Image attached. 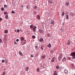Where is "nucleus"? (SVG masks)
<instances>
[{
    "label": "nucleus",
    "mask_w": 75,
    "mask_h": 75,
    "mask_svg": "<svg viewBox=\"0 0 75 75\" xmlns=\"http://www.w3.org/2000/svg\"><path fill=\"white\" fill-rule=\"evenodd\" d=\"M71 56H72V59H75V52H71Z\"/></svg>",
    "instance_id": "nucleus-1"
},
{
    "label": "nucleus",
    "mask_w": 75,
    "mask_h": 75,
    "mask_svg": "<svg viewBox=\"0 0 75 75\" xmlns=\"http://www.w3.org/2000/svg\"><path fill=\"white\" fill-rule=\"evenodd\" d=\"M39 31L40 32V34H43L44 32H43V30L41 29H39Z\"/></svg>",
    "instance_id": "nucleus-2"
},
{
    "label": "nucleus",
    "mask_w": 75,
    "mask_h": 75,
    "mask_svg": "<svg viewBox=\"0 0 75 75\" xmlns=\"http://www.w3.org/2000/svg\"><path fill=\"white\" fill-rule=\"evenodd\" d=\"M37 28V27L35 26H34V27L33 28V31L34 32H35V31H36V30H35V29Z\"/></svg>",
    "instance_id": "nucleus-3"
},
{
    "label": "nucleus",
    "mask_w": 75,
    "mask_h": 75,
    "mask_svg": "<svg viewBox=\"0 0 75 75\" xmlns=\"http://www.w3.org/2000/svg\"><path fill=\"white\" fill-rule=\"evenodd\" d=\"M64 73L66 74H67L68 73V70L66 69H65L64 71Z\"/></svg>",
    "instance_id": "nucleus-4"
},
{
    "label": "nucleus",
    "mask_w": 75,
    "mask_h": 75,
    "mask_svg": "<svg viewBox=\"0 0 75 75\" xmlns=\"http://www.w3.org/2000/svg\"><path fill=\"white\" fill-rule=\"evenodd\" d=\"M40 66L42 68H44V64L41 63L40 64Z\"/></svg>",
    "instance_id": "nucleus-5"
},
{
    "label": "nucleus",
    "mask_w": 75,
    "mask_h": 75,
    "mask_svg": "<svg viewBox=\"0 0 75 75\" xmlns=\"http://www.w3.org/2000/svg\"><path fill=\"white\" fill-rule=\"evenodd\" d=\"M55 60V57H53L52 59L51 62H54V61Z\"/></svg>",
    "instance_id": "nucleus-6"
},
{
    "label": "nucleus",
    "mask_w": 75,
    "mask_h": 75,
    "mask_svg": "<svg viewBox=\"0 0 75 75\" xmlns=\"http://www.w3.org/2000/svg\"><path fill=\"white\" fill-rule=\"evenodd\" d=\"M19 53L21 55V56H23V54L22 53V52L21 51L19 52Z\"/></svg>",
    "instance_id": "nucleus-7"
},
{
    "label": "nucleus",
    "mask_w": 75,
    "mask_h": 75,
    "mask_svg": "<svg viewBox=\"0 0 75 75\" xmlns=\"http://www.w3.org/2000/svg\"><path fill=\"white\" fill-rule=\"evenodd\" d=\"M45 57H46L45 55H42V56L41 58H42V59H44V58H45Z\"/></svg>",
    "instance_id": "nucleus-8"
},
{
    "label": "nucleus",
    "mask_w": 75,
    "mask_h": 75,
    "mask_svg": "<svg viewBox=\"0 0 75 75\" xmlns=\"http://www.w3.org/2000/svg\"><path fill=\"white\" fill-rule=\"evenodd\" d=\"M36 18L37 19H38V20L40 19V16H39V15H38L37 16Z\"/></svg>",
    "instance_id": "nucleus-9"
},
{
    "label": "nucleus",
    "mask_w": 75,
    "mask_h": 75,
    "mask_svg": "<svg viewBox=\"0 0 75 75\" xmlns=\"http://www.w3.org/2000/svg\"><path fill=\"white\" fill-rule=\"evenodd\" d=\"M4 32L6 34H7V33H8V30H6L4 31Z\"/></svg>",
    "instance_id": "nucleus-10"
},
{
    "label": "nucleus",
    "mask_w": 75,
    "mask_h": 75,
    "mask_svg": "<svg viewBox=\"0 0 75 75\" xmlns=\"http://www.w3.org/2000/svg\"><path fill=\"white\" fill-rule=\"evenodd\" d=\"M53 75H57V73L56 71H54L53 74Z\"/></svg>",
    "instance_id": "nucleus-11"
},
{
    "label": "nucleus",
    "mask_w": 75,
    "mask_h": 75,
    "mask_svg": "<svg viewBox=\"0 0 75 75\" xmlns=\"http://www.w3.org/2000/svg\"><path fill=\"white\" fill-rule=\"evenodd\" d=\"M44 40H43V39L42 38H41L40 39V40H39V41L40 42H42Z\"/></svg>",
    "instance_id": "nucleus-12"
},
{
    "label": "nucleus",
    "mask_w": 75,
    "mask_h": 75,
    "mask_svg": "<svg viewBox=\"0 0 75 75\" xmlns=\"http://www.w3.org/2000/svg\"><path fill=\"white\" fill-rule=\"evenodd\" d=\"M50 23L52 24V25H53L54 24V22L53 21H51Z\"/></svg>",
    "instance_id": "nucleus-13"
},
{
    "label": "nucleus",
    "mask_w": 75,
    "mask_h": 75,
    "mask_svg": "<svg viewBox=\"0 0 75 75\" xmlns=\"http://www.w3.org/2000/svg\"><path fill=\"white\" fill-rule=\"evenodd\" d=\"M21 41H23L24 40V38L23 37H22L20 38Z\"/></svg>",
    "instance_id": "nucleus-14"
},
{
    "label": "nucleus",
    "mask_w": 75,
    "mask_h": 75,
    "mask_svg": "<svg viewBox=\"0 0 75 75\" xmlns=\"http://www.w3.org/2000/svg\"><path fill=\"white\" fill-rule=\"evenodd\" d=\"M71 68H74V64H71Z\"/></svg>",
    "instance_id": "nucleus-15"
},
{
    "label": "nucleus",
    "mask_w": 75,
    "mask_h": 75,
    "mask_svg": "<svg viewBox=\"0 0 75 75\" xmlns=\"http://www.w3.org/2000/svg\"><path fill=\"white\" fill-rule=\"evenodd\" d=\"M67 45H70V44H71V43H70L69 40H68L67 41Z\"/></svg>",
    "instance_id": "nucleus-16"
},
{
    "label": "nucleus",
    "mask_w": 75,
    "mask_h": 75,
    "mask_svg": "<svg viewBox=\"0 0 75 75\" xmlns=\"http://www.w3.org/2000/svg\"><path fill=\"white\" fill-rule=\"evenodd\" d=\"M69 4L68 2H67L65 4V5L67 6H69Z\"/></svg>",
    "instance_id": "nucleus-17"
},
{
    "label": "nucleus",
    "mask_w": 75,
    "mask_h": 75,
    "mask_svg": "<svg viewBox=\"0 0 75 75\" xmlns=\"http://www.w3.org/2000/svg\"><path fill=\"white\" fill-rule=\"evenodd\" d=\"M56 68L57 69H59V66L58 65L56 66Z\"/></svg>",
    "instance_id": "nucleus-18"
},
{
    "label": "nucleus",
    "mask_w": 75,
    "mask_h": 75,
    "mask_svg": "<svg viewBox=\"0 0 75 75\" xmlns=\"http://www.w3.org/2000/svg\"><path fill=\"white\" fill-rule=\"evenodd\" d=\"M4 15H6V14H8V12H5L4 11Z\"/></svg>",
    "instance_id": "nucleus-19"
},
{
    "label": "nucleus",
    "mask_w": 75,
    "mask_h": 75,
    "mask_svg": "<svg viewBox=\"0 0 75 75\" xmlns=\"http://www.w3.org/2000/svg\"><path fill=\"white\" fill-rule=\"evenodd\" d=\"M62 57H59V58H58V59H59V61H60L61 60V59H62Z\"/></svg>",
    "instance_id": "nucleus-20"
},
{
    "label": "nucleus",
    "mask_w": 75,
    "mask_h": 75,
    "mask_svg": "<svg viewBox=\"0 0 75 75\" xmlns=\"http://www.w3.org/2000/svg\"><path fill=\"white\" fill-rule=\"evenodd\" d=\"M25 42L24 43H21V44L22 45H24L25 44H26V40H25Z\"/></svg>",
    "instance_id": "nucleus-21"
},
{
    "label": "nucleus",
    "mask_w": 75,
    "mask_h": 75,
    "mask_svg": "<svg viewBox=\"0 0 75 75\" xmlns=\"http://www.w3.org/2000/svg\"><path fill=\"white\" fill-rule=\"evenodd\" d=\"M29 68H28V67H27L25 69V70L26 71H28V70Z\"/></svg>",
    "instance_id": "nucleus-22"
},
{
    "label": "nucleus",
    "mask_w": 75,
    "mask_h": 75,
    "mask_svg": "<svg viewBox=\"0 0 75 75\" xmlns=\"http://www.w3.org/2000/svg\"><path fill=\"white\" fill-rule=\"evenodd\" d=\"M48 47H49V48H50L51 47V44H49L47 46Z\"/></svg>",
    "instance_id": "nucleus-23"
},
{
    "label": "nucleus",
    "mask_w": 75,
    "mask_h": 75,
    "mask_svg": "<svg viewBox=\"0 0 75 75\" xmlns=\"http://www.w3.org/2000/svg\"><path fill=\"white\" fill-rule=\"evenodd\" d=\"M41 48L42 50H43V49H44V46L43 45L41 47Z\"/></svg>",
    "instance_id": "nucleus-24"
},
{
    "label": "nucleus",
    "mask_w": 75,
    "mask_h": 75,
    "mask_svg": "<svg viewBox=\"0 0 75 75\" xmlns=\"http://www.w3.org/2000/svg\"><path fill=\"white\" fill-rule=\"evenodd\" d=\"M65 15V13H64V12H62V16H64Z\"/></svg>",
    "instance_id": "nucleus-25"
},
{
    "label": "nucleus",
    "mask_w": 75,
    "mask_h": 75,
    "mask_svg": "<svg viewBox=\"0 0 75 75\" xmlns=\"http://www.w3.org/2000/svg\"><path fill=\"white\" fill-rule=\"evenodd\" d=\"M32 38H33V39H34V38H35V36L34 35H33L32 36Z\"/></svg>",
    "instance_id": "nucleus-26"
},
{
    "label": "nucleus",
    "mask_w": 75,
    "mask_h": 75,
    "mask_svg": "<svg viewBox=\"0 0 75 75\" xmlns=\"http://www.w3.org/2000/svg\"><path fill=\"white\" fill-rule=\"evenodd\" d=\"M30 28H33V25H31L30 26Z\"/></svg>",
    "instance_id": "nucleus-27"
},
{
    "label": "nucleus",
    "mask_w": 75,
    "mask_h": 75,
    "mask_svg": "<svg viewBox=\"0 0 75 75\" xmlns=\"http://www.w3.org/2000/svg\"><path fill=\"white\" fill-rule=\"evenodd\" d=\"M37 72H40V69L38 68L37 69Z\"/></svg>",
    "instance_id": "nucleus-28"
},
{
    "label": "nucleus",
    "mask_w": 75,
    "mask_h": 75,
    "mask_svg": "<svg viewBox=\"0 0 75 75\" xmlns=\"http://www.w3.org/2000/svg\"><path fill=\"white\" fill-rule=\"evenodd\" d=\"M5 18L6 19H7L8 18V15H6L5 16Z\"/></svg>",
    "instance_id": "nucleus-29"
},
{
    "label": "nucleus",
    "mask_w": 75,
    "mask_h": 75,
    "mask_svg": "<svg viewBox=\"0 0 75 75\" xmlns=\"http://www.w3.org/2000/svg\"><path fill=\"white\" fill-rule=\"evenodd\" d=\"M48 2L49 3H50V4H52V1H50V0L48 1Z\"/></svg>",
    "instance_id": "nucleus-30"
},
{
    "label": "nucleus",
    "mask_w": 75,
    "mask_h": 75,
    "mask_svg": "<svg viewBox=\"0 0 75 75\" xmlns=\"http://www.w3.org/2000/svg\"><path fill=\"white\" fill-rule=\"evenodd\" d=\"M59 57H62V54H59Z\"/></svg>",
    "instance_id": "nucleus-31"
},
{
    "label": "nucleus",
    "mask_w": 75,
    "mask_h": 75,
    "mask_svg": "<svg viewBox=\"0 0 75 75\" xmlns=\"http://www.w3.org/2000/svg\"><path fill=\"white\" fill-rule=\"evenodd\" d=\"M6 74V71H4L3 73V74H4V75H5Z\"/></svg>",
    "instance_id": "nucleus-32"
},
{
    "label": "nucleus",
    "mask_w": 75,
    "mask_h": 75,
    "mask_svg": "<svg viewBox=\"0 0 75 75\" xmlns=\"http://www.w3.org/2000/svg\"><path fill=\"white\" fill-rule=\"evenodd\" d=\"M47 37H50V33H48L47 34Z\"/></svg>",
    "instance_id": "nucleus-33"
},
{
    "label": "nucleus",
    "mask_w": 75,
    "mask_h": 75,
    "mask_svg": "<svg viewBox=\"0 0 75 75\" xmlns=\"http://www.w3.org/2000/svg\"><path fill=\"white\" fill-rule=\"evenodd\" d=\"M4 8L3 7L1 8V10H2V11H4Z\"/></svg>",
    "instance_id": "nucleus-34"
},
{
    "label": "nucleus",
    "mask_w": 75,
    "mask_h": 75,
    "mask_svg": "<svg viewBox=\"0 0 75 75\" xmlns=\"http://www.w3.org/2000/svg\"><path fill=\"white\" fill-rule=\"evenodd\" d=\"M11 13H13V14H15V13H16V12H14V11H12Z\"/></svg>",
    "instance_id": "nucleus-35"
},
{
    "label": "nucleus",
    "mask_w": 75,
    "mask_h": 75,
    "mask_svg": "<svg viewBox=\"0 0 75 75\" xmlns=\"http://www.w3.org/2000/svg\"><path fill=\"white\" fill-rule=\"evenodd\" d=\"M37 7L36 6H34V9H36V8H37Z\"/></svg>",
    "instance_id": "nucleus-36"
},
{
    "label": "nucleus",
    "mask_w": 75,
    "mask_h": 75,
    "mask_svg": "<svg viewBox=\"0 0 75 75\" xmlns=\"http://www.w3.org/2000/svg\"><path fill=\"white\" fill-rule=\"evenodd\" d=\"M66 18H67V20H68V15H67Z\"/></svg>",
    "instance_id": "nucleus-37"
},
{
    "label": "nucleus",
    "mask_w": 75,
    "mask_h": 75,
    "mask_svg": "<svg viewBox=\"0 0 75 75\" xmlns=\"http://www.w3.org/2000/svg\"><path fill=\"white\" fill-rule=\"evenodd\" d=\"M63 61H65L66 60V58L64 57L63 59Z\"/></svg>",
    "instance_id": "nucleus-38"
},
{
    "label": "nucleus",
    "mask_w": 75,
    "mask_h": 75,
    "mask_svg": "<svg viewBox=\"0 0 75 75\" xmlns=\"http://www.w3.org/2000/svg\"><path fill=\"white\" fill-rule=\"evenodd\" d=\"M7 7V5H4V8H6V7Z\"/></svg>",
    "instance_id": "nucleus-39"
},
{
    "label": "nucleus",
    "mask_w": 75,
    "mask_h": 75,
    "mask_svg": "<svg viewBox=\"0 0 75 75\" xmlns=\"http://www.w3.org/2000/svg\"><path fill=\"white\" fill-rule=\"evenodd\" d=\"M67 59H69V60H70V59H71V57H68L67 58Z\"/></svg>",
    "instance_id": "nucleus-40"
},
{
    "label": "nucleus",
    "mask_w": 75,
    "mask_h": 75,
    "mask_svg": "<svg viewBox=\"0 0 75 75\" xmlns=\"http://www.w3.org/2000/svg\"><path fill=\"white\" fill-rule=\"evenodd\" d=\"M5 62V61H4V60H2V63H3V62Z\"/></svg>",
    "instance_id": "nucleus-41"
},
{
    "label": "nucleus",
    "mask_w": 75,
    "mask_h": 75,
    "mask_svg": "<svg viewBox=\"0 0 75 75\" xmlns=\"http://www.w3.org/2000/svg\"><path fill=\"white\" fill-rule=\"evenodd\" d=\"M7 62H8V60H5V63H7Z\"/></svg>",
    "instance_id": "nucleus-42"
},
{
    "label": "nucleus",
    "mask_w": 75,
    "mask_h": 75,
    "mask_svg": "<svg viewBox=\"0 0 75 75\" xmlns=\"http://www.w3.org/2000/svg\"><path fill=\"white\" fill-rule=\"evenodd\" d=\"M17 32L18 33H19V32H20V30H18V29H17Z\"/></svg>",
    "instance_id": "nucleus-43"
},
{
    "label": "nucleus",
    "mask_w": 75,
    "mask_h": 75,
    "mask_svg": "<svg viewBox=\"0 0 75 75\" xmlns=\"http://www.w3.org/2000/svg\"><path fill=\"white\" fill-rule=\"evenodd\" d=\"M0 42H1V43H2V40H1V39H0Z\"/></svg>",
    "instance_id": "nucleus-44"
},
{
    "label": "nucleus",
    "mask_w": 75,
    "mask_h": 75,
    "mask_svg": "<svg viewBox=\"0 0 75 75\" xmlns=\"http://www.w3.org/2000/svg\"><path fill=\"white\" fill-rule=\"evenodd\" d=\"M35 48L36 49H37L38 48V46H35Z\"/></svg>",
    "instance_id": "nucleus-45"
},
{
    "label": "nucleus",
    "mask_w": 75,
    "mask_h": 75,
    "mask_svg": "<svg viewBox=\"0 0 75 75\" xmlns=\"http://www.w3.org/2000/svg\"><path fill=\"white\" fill-rule=\"evenodd\" d=\"M14 44H16V45H17V42H16V41H14Z\"/></svg>",
    "instance_id": "nucleus-46"
},
{
    "label": "nucleus",
    "mask_w": 75,
    "mask_h": 75,
    "mask_svg": "<svg viewBox=\"0 0 75 75\" xmlns=\"http://www.w3.org/2000/svg\"><path fill=\"white\" fill-rule=\"evenodd\" d=\"M3 20V19H1V18H0V21H2Z\"/></svg>",
    "instance_id": "nucleus-47"
},
{
    "label": "nucleus",
    "mask_w": 75,
    "mask_h": 75,
    "mask_svg": "<svg viewBox=\"0 0 75 75\" xmlns=\"http://www.w3.org/2000/svg\"><path fill=\"white\" fill-rule=\"evenodd\" d=\"M30 57H34V56H33V55L31 54L30 55Z\"/></svg>",
    "instance_id": "nucleus-48"
},
{
    "label": "nucleus",
    "mask_w": 75,
    "mask_h": 75,
    "mask_svg": "<svg viewBox=\"0 0 75 75\" xmlns=\"http://www.w3.org/2000/svg\"><path fill=\"white\" fill-rule=\"evenodd\" d=\"M16 41L17 42H18V41H19V40L18 39H17Z\"/></svg>",
    "instance_id": "nucleus-49"
},
{
    "label": "nucleus",
    "mask_w": 75,
    "mask_h": 75,
    "mask_svg": "<svg viewBox=\"0 0 75 75\" xmlns=\"http://www.w3.org/2000/svg\"><path fill=\"white\" fill-rule=\"evenodd\" d=\"M4 36L5 37H7V35H4Z\"/></svg>",
    "instance_id": "nucleus-50"
},
{
    "label": "nucleus",
    "mask_w": 75,
    "mask_h": 75,
    "mask_svg": "<svg viewBox=\"0 0 75 75\" xmlns=\"http://www.w3.org/2000/svg\"><path fill=\"white\" fill-rule=\"evenodd\" d=\"M36 11H34V13L35 14V13H36Z\"/></svg>",
    "instance_id": "nucleus-51"
},
{
    "label": "nucleus",
    "mask_w": 75,
    "mask_h": 75,
    "mask_svg": "<svg viewBox=\"0 0 75 75\" xmlns=\"http://www.w3.org/2000/svg\"><path fill=\"white\" fill-rule=\"evenodd\" d=\"M21 7H23V5H22L21 6Z\"/></svg>",
    "instance_id": "nucleus-52"
},
{
    "label": "nucleus",
    "mask_w": 75,
    "mask_h": 75,
    "mask_svg": "<svg viewBox=\"0 0 75 75\" xmlns=\"http://www.w3.org/2000/svg\"><path fill=\"white\" fill-rule=\"evenodd\" d=\"M53 52V51H52V52Z\"/></svg>",
    "instance_id": "nucleus-53"
},
{
    "label": "nucleus",
    "mask_w": 75,
    "mask_h": 75,
    "mask_svg": "<svg viewBox=\"0 0 75 75\" xmlns=\"http://www.w3.org/2000/svg\"><path fill=\"white\" fill-rule=\"evenodd\" d=\"M1 75H4L3 74H1Z\"/></svg>",
    "instance_id": "nucleus-54"
},
{
    "label": "nucleus",
    "mask_w": 75,
    "mask_h": 75,
    "mask_svg": "<svg viewBox=\"0 0 75 75\" xmlns=\"http://www.w3.org/2000/svg\"><path fill=\"white\" fill-rule=\"evenodd\" d=\"M1 44L0 43V45Z\"/></svg>",
    "instance_id": "nucleus-55"
},
{
    "label": "nucleus",
    "mask_w": 75,
    "mask_h": 75,
    "mask_svg": "<svg viewBox=\"0 0 75 75\" xmlns=\"http://www.w3.org/2000/svg\"><path fill=\"white\" fill-rule=\"evenodd\" d=\"M6 1H7V0H6Z\"/></svg>",
    "instance_id": "nucleus-56"
}]
</instances>
